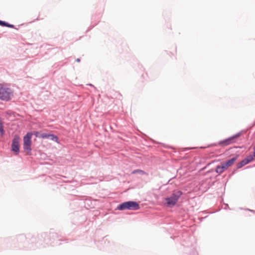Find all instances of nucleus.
Here are the masks:
<instances>
[{
    "label": "nucleus",
    "mask_w": 255,
    "mask_h": 255,
    "mask_svg": "<svg viewBox=\"0 0 255 255\" xmlns=\"http://www.w3.org/2000/svg\"><path fill=\"white\" fill-rule=\"evenodd\" d=\"M13 96L12 91L4 84L0 83V99L8 101Z\"/></svg>",
    "instance_id": "obj_1"
},
{
    "label": "nucleus",
    "mask_w": 255,
    "mask_h": 255,
    "mask_svg": "<svg viewBox=\"0 0 255 255\" xmlns=\"http://www.w3.org/2000/svg\"><path fill=\"white\" fill-rule=\"evenodd\" d=\"M118 209L121 210H124L126 209L136 210L139 209V204L134 201H128L125 202L120 204Z\"/></svg>",
    "instance_id": "obj_2"
},
{
    "label": "nucleus",
    "mask_w": 255,
    "mask_h": 255,
    "mask_svg": "<svg viewBox=\"0 0 255 255\" xmlns=\"http://www.w3.org/2000/svg\"><path fill=\"white\" fill-rule=\"evenodd\" d=\"M182 194V193L179 191L174 192L171 197L165 199L167 205L169 207L175 206Z\"/></svg>",
    "instance_id": "obj_3"
},
{
    "label": "nucleus",
    "mask_w": 255,
    "mask_h": 255,
    "mask_svg": "<svg viewBox=\"0 0 255 255\" xmlns=\"http://www.w3.org/2000/svg\"><path fill=\"white\" fill-rule=\"evenodd\" d=\"M32 133L31 132H28L23 137V149L28 154L30 153L31 150V145L32 143Z\"/></svg>",
    "instance_id": "obj_4"
},
{
    "label": "nucleus",
    "mask_w": 255,
    "mask_h": 255,
    "mask_svg": "<svg viewBox=\"0 0 255 255\" xmlns=\"http://www.w3.org/2000/svg\"><path fill=\"white\" fill-rule=\"evenodd\" d=\"M11 150L16 155H17L19 153V137L18 136H15L12 140Z\"/></svg>",
    "instance_id": "obj_5"
},
{
    "label": "nucleus",
    "mask_w": 255,
    "mask_h": 255,
    "mask_svg": "<svg viewBox=\"0 0 255 255\" xmlns=\"http://www.w3.org/2000/svg\"><path fill=\"white\" fill-rule=\"evenodd\" d=\"M238 134L235 135L227 139L220 141L218 142V145L221 146H225L231 144L235 142V139L239 136Z\"/></svg>",
    "instance_id": "obj_6"
},
{
    "label": "nucleus",
    "mask_w": 255,
    "mask_h": 255,
    "mask_svg": "<svg viewBox=\"0 0 255 255\" xmlns=\"http://www.w3.org/2000/svg\"><path fill=\"white\" fill-rule=\"evenodd\" d=\"M237 157H238L237 156H235V157H233L232 158H231V159H230L228 161H226L225 162H223V163L226 166V167L228 169L229 167L231 166L235 163V162L237 160Z\"/></svg>",
    "instance_id": "obj_7"
},
{
    "label": "nucleus",
    "mask_w": 255,
    "mask_h": 255,
    "mask_svg": "<svg viewBox=\"0 0 255 255\" xmlns=\"http://www.w3.org/2000/svg\"><path fill=\"white\" fill-rule=\"evenodd\" d=\"M34 134L37 137L42 138H49V134L42 132L41 131H35L33 132Z\"/></svg>",
    "instance_id": "obj_8"
},
{
    "label": "nucleus",
    "mask_w": 255,
    "mask_h": 255,
    "mask_svg": "<svg viewBox=\"0 0 255 255\" xmlns=\"http://www.w3.org/2000/svg\"><path fill=\"white\" fill-rule=\"evenodd\" d=\"M227 168L226 167V166L223 164V163H221V165H218L216 167L215 171L220 174L222 173L223 172H224L226 170H227Z\"/></svg>",
    "instance_id": "obj_9"
},
{
    "label": "nucleus",
    "mask_w": 255,
    "mask_h": 255,
    "mask_svg": "<svg viewBox=\"0 0 255 255\" xmlns=\"http://www.w3.org/2000/svg\"><path fill=\"white\" fill-rule=\"evenodd\" d=\"M0 25H1V26H6V27H10V28H13L14 27V25H13L8 24L7 23H6L4 21H1V20H0Z\"/></svg>",
    "instance_id": "obj_10"
},
{
    "label": "nucleus",
    "mask_w": 255,
    "mask_h": 255,
    "mask_svg": "<svg viewBox=\"0 0 255 255\" xmlns=\"http://www.w3.org/2000/svg\"><path fill=\"white\" fill-rule=\"evenodd\" d=\"M50 138L52 140L55 141L57 142H58V138L57 136L54 135V134H49V138Z\"/></svg>",
    "instance_id": "obj_11"
},
{
    "label": "nucleus",
    "mask_w": 255,
    "mask_h": 255,
    "mask_svg": "<svg viewBox=\"0 0 255 255\" xmlns=\"http://www.w3.org/2000/svg\"><path fill=\"white\" fill-rule=\"evenodd\" d=\"M244 160L247 164H248L254 160V157L252 155H250Z\"/></svg>",
    "instance_id": "obj_12"
},
{
    "label": "nucleus",
    "mask_w": 255,
    "mask_h": 255,
    "mask_svg": "<svg viewBox=\"0 0 255 255\" xmlns=\"http://www.w3.org/2000/svg\"><path fill=\"white\" fill-rule=\"evenodd\" d=\"M246 164H247L246 163L245 161L244 160H243L241 162L238 164L237 167L238 168H240L242 167L243 166L246 165Z\"/></svg>",
    "instance_id": "obj_13"
},
{
    "label": "nucleus",
    "mask_w": 255,
    "mask_h": 255,
    "mask_svg": "<svg viewBox=\"0 0 255 255\" xmlns=\"http://www.w3.org/2000/svg\"><path fill=\"white\" fill-rule=\"evenodd\" d=\"M0 133L1 135H2L4 133V130L3 129V124L0 121Z\"/></svg>",
    "instance_id": "obj_14"
},
{
    "label": "nucleus",
    "mask_w": 255,
    "mask_h": 255,
    "mask_svg": "<svg viewBox=\"0 0 255 255\" xmlns=\"http://www.w3.org/2000/svg\"><path fill=\"white\" fill-rule=\"evenodd\" d=\"M142 171L140 170H134L132 172V173H136V172H141Z\"/></svg>",
    "instance_id": "obj_15"
},
{
    "label": "nucleus",
    "mask_w": 255,
    "mask_h": 255,
    "mask_svg": "<svg viewBox=\"0 0 255 255\" xmlns=\"http://www.w3.org/2000/svg\"><path fill=\"white\" fill-rule=\"evenodd\" d=\"M76 61L77 62H79L80 61V59L78 58L76 60Z\"/></svg>",
    "instance_id": "obj_16"
}]
</instances>
